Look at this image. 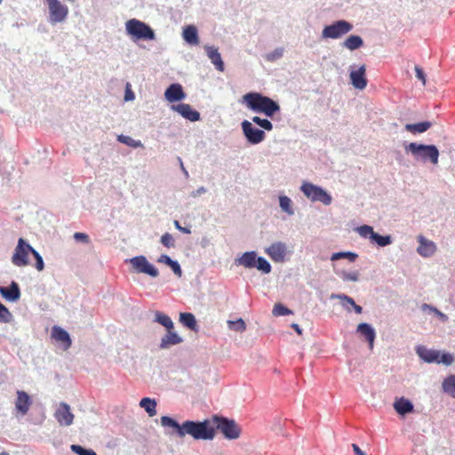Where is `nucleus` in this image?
I'll return each mask as SVG.
<instances>
[{"mask_svg":"<svg viewBox=\"0 0 455 455\" xmlns=\"http://www.w3.org/2000/svg\"><path fill=\"white\" fill-rule=\"evenodd\" d=\"M0 455H10V454L7 451H3V452L0 453Z\"/></svg>","mask_w":455,"mask_h":455,"instance_id":"obj_63","label":"nucleus"},{"mask_svg":"<svg viewBox=\"0 0 455 455\" xmlns=\"http://www.w3.org/2000/svg\"><path fill=\"white\" fill-rule=\"evenodd\" d=\"M415 350L418 356L425 363H434L438 362L440 351L427 348L423 345L417 346Z\"/></svg>","mask_w":455,"mask_h":455,"instance_id":"obj_19","label":"nucleus"},{"mask_svg":"<svg viewBox=\"0 0 455 455\" xmlns=\"http://www.w3.org/2000/svg\"><path fill=\"white\" fill-rule=\"evenodd\" d=\"M161 243L167 248H173L175 246V241L170 233H164L161 236Z\"/></svg>","mask_w":455,"mask_h":455,"instance_id":"obj_45","label":"nucleus"},{"mask_svg":"<svg viewBox=\"0 0 455 455\" xmlns=\"http://www.w3.org/2000/svg\"><path fill=\"white\" fill-rule=\"evenodd\" d=\"M180 322L181 324L188 329L197 332L199 330L196 319L192 313H180Z\"/></svg>","mask_w":455,"mask_h":455,"instance_id":"obj_29","label":"nucleus"},{"mask_svg":"<svg viewBox=\"0 0 455 455\" xmlns=\"http://www.w3.org/2000/svg\"><path fill=\"white\" fill-rule=\"evenodd\" d=\"M173 273L180 277L182 275V269L180 267V263L177 260L172 259V261L168 265Z\"/></svg>","mask_w":455,"mask_h":455,"instance_id":"obj_49","label":"nucleus"},{"mask_svg":"<svg viewBox=\"0 0 455 455\" xmlns=\"http://www.w3.org/2000/svg\"><path fill=\"white\" fill-rule=\"evenodd\" d=\"M172 109L191 122H196L200 119V113L197 110L193 109L189 104L179 103L177 105H172Z\"/></svg>","mask_w":455,"mask_h":455,"instance_id":"obj_16","label":"nucleus"},{"mask_svg":"<svg viewBox=\"0 0 455 455\" xmlns=\"http://www.w3.org/2000/svg\"><path fill=\"white\" fill-rule=\"evenodd\" d=\"M301 192L312 202H320L323 205H330L332 202L331 196L322 187L310 182H303Z\"/></svg>","mask_w":455,"mask_h":455,"instance_id":"obj_7","label":"nucleus"},{"mask_svg":"<svg viewBox=\"0 0 455 455\" xmlns=\"http://www.w3.org/2000/svg\"><path fill=\"white\" fill-rule=\"evenodd\" d=\"M437 317L443 322V323H445L448 321V316L443 314V312H441L440 310H436V312L435 313Z\"/></svg>","mask_w":455,"mask_h":455,"instance_id":"obj_57","label":"nucleus"},{"mask_svg":"<svg viewBox=\"0 0 455 455\" xmlns=\"http://www.w3.org/2000/svg\"><path fill=\"white\" fill-rule=\"evenodd\" d=\"M363 45V40L360 36L357 35H351L343 42V47L350 51L357 50Z\"/></svg>","mask_w":455,"mask_h":455,"instance_id":"obj_32","label":"nucleus"},{"mask_svg":"<svg viewBox=\"0 0 455 455\" xmlns=\"http://www.w3.org/2000/svg\"><path fill=\"white\" fill-rule=\"evenodd\" d=\"M421 310L429 313H435L437 308L429 304L424 303L421 305Z\"/></svg>","mask_w":455,"mask_h":455,"instance_id":"obj_55","label":"nucleus"},{"mask_svg":"<svg viewBox=\"0 0 455 455\" xmlns=\"http://www.w3.org/2000/svg\"><path fill=\"white\" fill-rule=\"evenodd\" d=\"M129 262L136 273L146 274L151 277H156L159 275L158 269L143 255L132 257Z\"/></svg>","mask_w":455,"mask_h":455,"instance_id":"obj_13","label":"nucleus"},{"mask_svg":"<svg viewBox=\"0 0 455 455\" xmlns=\"http://www.w3.org/2000/svg\"><path fill=\"white\" fill-rule=\"evenodd\" d=\"M356 331L368 342L369 348L372 349L376 338V331L374 328L370 323H362L357 325Z\"/></svg>","mask_w":455,"mask_h":455,"instance_id":"obj_23","label":"nucleus"},{"mask_svg":"<svg viewBox=\"0 0 455 455\" xmlns=\"http://www.w3.org/2000/svg\"><path fill=\"white\" fill-rule=\"evenodd\" d=\"M54 418L60 426L68 427L73 424L74 414L71 412L70 406L61 402L55 411Z\"/></svg>","mask_w":455,"mask_h":455,"instance_id":"obj_14","label":"nucleus"},{"mask_svg":"<svg viewBox=\"0 0 455 455\" xmlns=\"http://www.w3.org/2000/svg\"><path fill=\"white\" fill-rule=\"evenodd\" d=\"M140 406L143 408L148 416L156 415V401L149 397H144L140 401Z\"/></svg>","mask_w":455,"mask_h":455,"instance_id":"obj_34","label":"nucleus"},{"mask_svg":"<svg viewBox=\"0 0 455 455\" xmlns=\"http://www.w3.org/2000/svg\"><path fill=\"white\" fill-rule=\"evenodd\" d=\"M48 9L47 21L52 26L63 24L67 21L69 9L60 0H45Z\"/></svg>","mask_w":455,"mask_h":455,"instance_id":"obj_6","label":"nucleus"},{"mask_svg":"<svg viewBox=\"0 0 455 455\" xmlns=\"http://www.w3.org/2000/svg\"><path fill=\"white\" fill-rule=\"evenodd\" d=\"M355 230L361 237L369 239L371 243L380 247H386L393 243V239L390 235H379L373 230L371 226L369 225L359 226Z\"/></svg>","mask_w":455,"mask_h":455,"instance_id":"obj_9","label":"nucleus"},{"mask_svg":"<svg viewBox=\"0 0 455 455\" xmlns=\"http://www.w3.org/2000/svg\"><path fill=\"white\" fill-rule=\"evenodd\" d=\"M251 122H252V124H256L257 125H259L264 132L272 131L274 128V125L270 120H268L267 118H262L258 116H253Z\"/></svg>","mask_w":455,"mask_h":455,"instance_id":"obj_37","label":"nucleus"},{"mask_svg":"<svg viewBox=\"0 0 455 455\" xmlns=\"http://www.w3.org/2000/svg\"><path fill=\"white\" fill-rule=\"evenodd\" d=\"M265 252L271 258L273 261L283 262L287 253V247L286 244L283 242H275L266 248Z\"/></svg>","mask_w":455,"mask_h":455,"instance_id":"obj_15","label":"nucleus"},{"mask_svg":"<svg viewBox=\"0 0 455 455\" xmlns=\"http://www.w3.org/2000/svg\"><path fill=\"white\" fill-rule=\"evenodd\" d=\"M443 392L455 398V375L446 377L442 383Z\"/></svg>","mask_w":455,"mask_h":455,"instance_id":"obj_33","label":"nucleus"},{"mask_svg":"<svg viewBox=\"0 0 455 455\" xmlns=\"http://www.w3.org/2000/svg\"><path fill=\"white\" fill-rule=\"evenodd\" d=\"M174 226H175V228L178 230H180V232H182L184 234H190L191 233V230H190L189 228L181 227L178 220H174Z\"/></svg>","mask_w":455,"mask_h":455,"instance_id":"obj_56","label":"nucleus"},{"mask_svg":"<svg viewBox=\"0 0 455 455\" xmlns=\"http://www.w3.org/2000/svg\"><path fill=\"white\" fill-rule=\"evenodd\" d=\"M164 97L169 102H176L185 99L186 94L180 84H172L165 90Z\"/></svg>","mask_w":455,"mask_h":455,"instance_id":"obj_24","label":"nucleus"},{"mask_svg":"<svg viewBox=\"0 0 455 455\" xmlns=\"http://www.w3.org/2000/svg\"><path fill=\"white\" fill-rule=\"evenodd\" d=\"M33 247L23 238H19L14 253L12 257V262L17 267H25L28 265V254L33 251Z\"/></svg>","mask_w":455,"mask_h":455,"instance_id":"obj_12","label":"nucleus"},{"mask_svg":"<svg viewBox=\"0 0 455 455\" xmlns=\"http://www.w3.org/2000/svg\"><path fill=\"white\" fill-rule=\"evenodd\" d=\"M228 328L232 331L242 332L245 330L246 325L242 318L235 321H228Z\"/></svg>","mask_w":455,"mask_h":455,"instance_id":"obj_41","label":"nucleus"},{"mask_svg":"<svg viewBox=\"0 0 455 455\" xmlns=\"http://www.w3.org/2000/svg\"><path fill=\"white\" fill-rule=\"evenodd\" d=\"M336 275H339L345 282H357L359 280V272L352 271L347 272L345 270L342 271H335Z\"/></svg>","mask_w":455,"mask_h":455,"instance_id":"obj_39","label":"nucleus"},{"mask_svg":"<svg viewBox=\"0 0 455 455\" xmlns=\"http://www.w3.org/2000/svg\"><path fill=\"white\" fill-rule=\"evenodd\" d=\"M31 403V397L27 392L22 390L17 391L15 409L18 411V412H20L21 415H26L29 410Z\"/></svg>","mask_w":455,"mask_h":455,"instance_id":"obj_21","label":"nucleus"},{"mask_svg":"<svg viewBox=\"0 0 455 455\" xmlns=\"http://www.w3.org/2000/svg\"><path fill=\"white\" fill-rule=\"evenodd\" d=\"M415 72H416V77L419 80H420L423 84H426V75H425L423 69L420 67L416 66Z\"/></svg>","mask_w":455,"mask_h":455,"instance_id":"obj_51","label":"nucleus"},{"mask_svg":"<svg viewBox=\"0 0 455 455\" xmlns=\"http://www.w3.org/2000/svg\"><path fill=\"white\" fill-rule=\"evenodd\" d=\"M352 448L355 455H365L357 444L353 443Z\"/></svg>","mask_w":455,"mask_h":455,"instance_id":"obj_58","label":"nucleus"},{"mask_svg":"<svg viewBox=\"0 0 455 455\" xmlns=\"http://www.w3.org/2000/svg\"><path fill=\"white\" fill-rule=\"evenodd\" d=\"M128 36L135 40L152 41L156 39L154 29L147 23L137 19H131L125 23Z\"/></svg>","mask_w":455,"mask_h":455,"instance_id":"obj_5","label":"nucleus"},{"mask_svg":"<svg viewBox=\"0 0 455 455\" xmlns=\"http://www.w3.org/2000/svg\"><path fill=\"white\" fill-rule=\"evenodd\" d=\"M432 126V123L429 121H423L417 124H406L404 128L407 132L411 133H423L427 132Z\"/></svg>","mask_w":455,"mask_h":455,"instance_id":"obj_30","label":"nucleus"},{"mask_svg":"<svg viewBox=\"0 0 455 455\" xmlns=\"http://www.w3.org/2000/svg\"><path fill=\"white\" fill-rule=\"evenodd\" d=\"M157 261L168 266L172 261V259L166 254H162Z\"/></svg>","mask_w":455,"mask_h":455,"instance_id":"obj_54","label":"nucleus"},{"mask_svg":"<svg viewBox=\"0 0 455 455\" xmlns=\"http://www.w3.org/2000/svg\"><path fill=\"white\" fill-rule=\"evenodd\" d=\"M353 29V25L345 20H336L331 25L325 26L322 31L323 38L338 39L349 33Z\"/></svg>","mask_w":455,"mask_h":455,"instance_id":"obj_10","label":"nucleus"},{"mask_svg":"<svg viewBox=\"0 0 455 455\" xmlns=\"http://www.w3.org/2000/svg\"><path fill=\"white\" fill-rule=\"evenodd\" d=\"M68 2H71V3L75 2V0H68Z\"/></svg>","mask_w":455,"mask_h":455,"instance_id":"obj_64","label":"nucleus"},{"mask_svg":"<svg viewBox=\"0 0 455 455\" xmlns=\"http://www.w3.org/2000/svg\"><path fill=\"white\" fill-rule=\"evenodd\" d=\"M117 140L124 145H127L134 148L143 147V144L141 143L140 140H136L130 136L123 134L117 136Z\"/></svg>","mask_w":455,"mask_h":455,"instance_id":"obj_38","label":"nucleus"},{"mask_svg":"<svg viewBox=\"0 0 455 455\" xmlns=\"http://www.w3.org/2000/svg\"><path fill=\"white\" fill-rule=\"evenodd\" d=\"M210 244V239L208 237H203L201 241V245L204 248H206Z\"/></svg>","mask_w":455,"mask_h":455,"instance_id":"obj_59","label":"nucleus"},{"mask_svg":"<svg viewBox=\"0 0 455 455\" xmlns=\"http://www.w3.org/2000/svg\"><path fill=\"white\" fill-rule=\"evenodd\" d=\"M12 315L9 309L0 302V323H10Z\"/></svg>","mask_w":455,"mask_h":455,"instance_id":"obj_44","label":"nucleus"},{"mask_svg":"<svg viewBox=\"0 0 455 455\" xmlns=\"http://www.w3.org/2000/svg\"><path fill=\"white\" fill-rule=\"evenodd\" d=\"M183 39L190 45H197L199 44L198 32L194 25H188L183 29Z\"/></svg>","mask_w":455,"mask_h":455,"instance_id":"obj_28","label":"nucleus"},{"mask_svg":"<svg viewBox=\"0 0 455 455\" xmlns=\"http://www.w3.org/2000/svg\"><path fill=\"white\" fill-rule=\"evenodd\" d=\"M154 322L161 324L162 326L166 328V330L173 329L174 328V324H173V322L171 319V317L169 315L160 312V311H156L155 312Z\"/></svg>","mask_w":455,"mask_h":455,"instance_id":"obj_35","label":"nucleus"},{"mask_svg":"<svg viewBox=\"0 0 455 455\" xmlns=\"http://www.w3.org/2000/svg\"><path fill=\"white\" fill-rule=\"evenodd\" d=\"M178 160H179V162H180V168H181V170H182V172H183L184 175H185L186 177H188V171L186 170V168L184 167V165H183V162H182L181 158H180V157H178Z\"/></svg>","mask_w":455,"mask_h":455,"instance_id":"obj_60","label":"nucleus"},{"mask_svg":"<svg viewBox=\"0 0 455 455\" xmlns=\"http://www.w3.org/2000/svg\"><path fill=\"white\" fill-rule=\"evenodd\" d=\"M365 66L362 65L356 70H351L350 81L355 89L363 90L367 85V79L365 77Z\"/></svg>","mask_w":455,"mask_h":455,"instance_id":"obj_20","label":"nucleus"},{"mask_svg":"<svg viewBox=\"0 0 455 455\" xmlns=\"http://www.w3.org/2000/svg\"><path fill=\"white\" fill-rule=\"evenodd\" d=\"M70 449L77 455H97V453L92 449H87L79 444H72Z\"/></svg>","mask_w":455,"mask_h":455,"instance_id":"obj_42","label":"nucleus"},{"mask_svg":"<svg viewBox=\"0 0 455 455\" xmlns=\"http://www.w3.org/2000/svg\"><path fill=\"white\" fill-rule=\"evenodd\" d=\"M413 408L414 407H413L412 403L404 397L396 399L394 403V409L399 415H402V416H404L408 413L412 412Z\"/></svg>","mask_w":455,"mask_h":455,"instance_id":"obj_27","label":"nucleus"},{"mask_svg":"<svg viewBox=\"0 0 455 455\" xmlns=\"http://www.w3.org/2000/svg\"><path fill=\"white\" fill-rule=\"evenodd\" d=\"M278 201L282 212H285L288 216L294 215L295 211L293 208V203L289 196L285 195H280L278 196Z\"/></svg>","mask_w":455,"mask_h":455,"instance_id":"obj_31","label":"nucleus"},{"mask_svg":"<svg viewBox=\"0 0 455 455\" xmlns=\"http://www.w3.org/2000/svg\"><path fill=\"white\" fill-rule=\"evenodd\" d=\"M212 420L215 423L216 428L222 433L226 439L235 440L239 438L241 428L234 419L214 415Z\"/></svg>","mask_w":455,"mask_h":455,"instance_id":"obj_8","label":"nucleus"},{"mask_svg":"<svg viewBox=\"0 0 455 455\" xmlns=\"http://www.w3.org/2000/svg\"><path fill=\"white\" fill-rule=\"evenodd\" d=\"M404 150L406 153H410L413 159L419 163H430L434 165L438 164L440 153L435 145L410 142L404 145Z\"/></svg>","mask_w":455,"mask_h":455,"instance_id":"obj_3","label":"nucleus"},{"mask_svg":"<svg viewBox=\"0 0 455 455\" xmlns=\"http://www.w3.org/2000/svg\"><path fill=\"white\" fill-rule=\"evenodd\" d=\"M331 298L340 299L342 301L343 307L347 311H350V307H348V305L353 307L355 304L353 298H351L348 295H346L344 293L331 294Z\"/></svg>","mask_w":455,"mask_h":455,"instance_id":"obj_40","label":"nucleus"},{"mask_svg":"<svg viewBox=\"0 0 455 455\" xmlns=\"http://www.w3.org/2000/svg\"><path fill=\"white\" fill-rule=\"evenodd\" d=\"M454 362V356L450 353H443L440 354V356L438 357V362L436 363H443L444 365H451Z\"/></svg>","mask_w":455,"mask_h":455,"instance_id":"obj_46","label":"nucleus"},{"mask_svg":"<svg viewBox=\"0 0 455 455\" xmlns=\"http://www.w3.org/2000/svg\"><path fill=\"white\" fill-rule=\"evenodd\" d=\"M0 294L9 302H16L20 299V289L15 281H12L9 286H0Z\"/></svg>","mask_w":455,"mask_h":455,"instance_id":"obj_17","label":"nucleus"},{"mask_svg":"<svg viewBox=\"0 0 455 455\" xmlns=\"http://www.w3.org/2000/svg\"><path fill=\"white\" fill-rule=\"evenodd\" d=\"M272 313L275 316H283L292 314V311L283 304L278 303L274 306Z\"/></svg>","mask_w":455,"mask_h":455,"instance_id":"obj_43","label":"nucleus"},{"mask_svg":"<svg viewBox=\"0 0 455 455\" xmlns=\"http://www.w3.org/2000/svg\"><path fill=\"white\" fill-rule=\"evenodd\" d=\"M51 335L53 339L61 342L65 349H68L71 347L72 340L70 335L63 328L60 326H53Z\"/></svg>","mask_w":455,"mask_h":455,"instance_id":"obj_26","label":"nucleus"},{"mask_svg":"<svg viewBox=\"0 0 455 455\" xmlns=\"http://www.w3.org/2000/svg\"><path fill=\"white\" fill-rule=\"evenodd\" d=\"M204 50L215 68L220 72H223L225 66L218 48L211 45H205Z\"/></svg>","mask_w":455,"mask_h":455,"instance_id":"obj_25","label":"nucleus"},{"mask_svg":"<svg viewBox=\"0 0 455 455\" xmlns=\"http://www.w3.org/2000/svg\"><path fill=\"white\" fill-rule=\"evenodd\" d=\"M31 254L35 257V259H36V268L38 271H42L44 268V263L43 257L35 249H33V251Z\"/></svg>","mask_w":455,"mask_h":455,"instance_id":"obj_47","label":"nucleus"},{"mask_svg":"<svg viewBox=\"0 0 455 455\" xmlns=\"http://www.w3.org/2000/svg\"><path fill=\"white\" fill-rule=\"evenodd\" d=\"M419 247L417 248V252L423 258H429L433 256L436 251V244L423 235H419L418 237Z\"/></svg>","mask_w":455,"mask_h":455,"instance_id":"obj_18","label":"nucleus"},{"mask_svg":"<svg viewBox=\"0 0 455 455\" xmlns=\"http://www.w3.org/2000/svg\"><path fill=\"white\" fill-rule=\"evenodd\" d=\"M183 342V339L173 330L169 329L165 335L161 339L159 347L161 349H168L172 346H175Z\"/></svg>","mask_w":455,"mask_h":455,"instance_id":"obj_22","label":"nucleus"},{"mask_svg":"<svg viewBox=\"0 0 455 455\" xmlns=\"http://www.w3.org/2000/svg\"><path fill=\"white\" fill-rule=\"evenodd\" d=\"M74 239L76 242H81V243H89V236L86 234L81 233V232L75 233L74 234Z\"/></svg>","mask_w":455,"mask_h":455,"instance_id":"obj_50","label":"nucleus"},{"mask_svg":"<svg viewBox=\"0 0 455 455\" xmlns=\"http://www.w3.org/2000/svg\"><path fill=\"white\" fill-rule=\"evenodd\" d=\"M243 103L254 113L264 114L267 117L270 118L281 109L277 101L256 92L244 94Z\"/></svg>","mask_w":455,"mask_h":455,"instance_id":"obj_2","label":"nucleus"},{"mask_svg":"<svg viewBox=\"0 0 455 455\" xmlns=\"http://www.w3.org/2000/svg\"><path fill=\"white\" fill-rule=\"evenodd\" d=\"M283 54V50L282 48H277L274 52H270L267 56V60L269 61H275L280 59Z\"/></svg>","mask_w":455,"mask_h":455,"instance_id":"obj_48","label":"nucleus"},{"mask_svg":"<svg viewBox=\"0 0 455 455\" xmlns=\"http://www.w3.org/2000/svg\"><path fill=\"white\" fill-rule=\"evenodd\" d=\"M235 265L246 268H257L262 274H269L272 270L271 264L262 256H258L255 251H245L235 260Z\"/></svg>","mask_w":455,"mask_h":455,"instance_id":"obj_4","label":"nucleus"},{"mask_svg":"<svg viewBox=\"0 0 455 455\" xmlns=\"http://www.w3.org/2000/svg\"><path fill=\"white\" fill-rule=\"evenodd\" d=\"M291 327L295 330V331L298 333V334H301L302 333V329L299 327V324L297 323H292L291 324Z\"/></svg>","mask_w":455,"mask_h":455,"instance_id":"obj_62","label":"nucleus"},{"mask_svg":"<svg viewBox=\"0 0 455 455\" xmlns=\"http://www.w3.org/2000/svg\"><path fill=\"white\" fill-rule=\"evenodd\" d=\"M206 192H207L206 188L202 186V187H199L197 189L192 191L190 193V196L193 198H196Z\"/></svg>","mask_w":455,"mask_h":455,"instance_id":"obj_53","label":"nucleus"},{"mask_svg":"<svg viewBox=\"0 0 455 455\" xmlns=\"http://www.w3.org/2000/svg\"><path fill=\"white\" fill-rule=\"evenodd\" d=\"M241 128L246 141L251 145H258L266 139L265 132L255 127L251 121L243 120Z\"/></svg>","mask_w":455,"mask_h":455,"instance_id":"obj_11","label":"nucleus"},{"mask_svg":"<svg viewBox=\"0 0 455 455\" xmlns=\"http://www.w3.org/2000/svg\"><path fill=\"white\" fill-rule=\"evenodd\" d=\"M135 98L134 92L130 88V84L126 85L125 92H124V100L125 101H131L133 100Z\"/></svg>","mask_w":455,"mask_h":455,"instance_id":"obj_52","label":"nucleus"},{"mask_svg":"<svg viewBox=\"0 0 455 455\" xmlns=\"http://www.w3.org/2000/svg\"><path fill=\"white\" fill-rule=\"evenodd\" d=\"M160 420L164 427L172 428L180 438H183L187 435L196 440H212L215 437V428L207 419L203 421L185 420L180 424L170 416H162Z\"/></svg>","mask_w":455,"mask_h":455,"instance_id":"obj_1","label":"nucleus"},{"mask_svg":"<svg viewBox=\"0 0 455 455\" xmlns=\"http://www.w3.org/2000/svg\"><path fill=\"white\" fill-rule=\"evenodd\" d=\"M356 314H362L363 307L356 303L352 307Z\"/></svg>","mask_w":455,"mask_h":455,"instance_id":"obj_61","label":"nucleus"},{"mask_svg":"<svg viewBox=\"0 0 455 455\" xmlns=\"http://www.w3.org/2000/svg\"><path fill=\"white\" fill-rule=\"evenodd\" d=\"M357 258H358V255L355 252H352V251H339V252H334V253L331 254V261H336V260H339V259H347L350 262H355Z\"/></svg>","mask_w":455,"mask_h":455,"instance_id":"obj_36","label":"nucleus"}]
</instances>
